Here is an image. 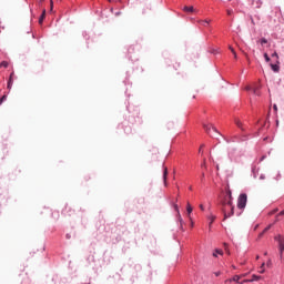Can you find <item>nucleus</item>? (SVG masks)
<instances>
[{
    "label": "nucleus",
    "instance_id": "f257e3e1",
    "mask_svg": "<svg viewBox=\"0 0 284 284\" xmlns=\"http://www.w3.org/2000/svg\"><path fill=\"white\" fill-rule=\"evenodd\" d=\"M246 205H247V194L242 193L237 199V207L239 210H245Z\"/></svg>",
    "mask_w": 284,
    "mask_h": 284
},
{
    "label": "nucleus",
    "instance_id": "f03ea898",
    "mask_svg": "<svg viewBox=\"0 0 284 284\" xmlns=\"http://www.w3.org/2000/svg\"><path fill=\"white\" fill-rule=\"evenodd\" d=\"M243 276H245V275H235V276H233V278L226 280L225 283H232V282L239 283V281H241V278H243Z\"/></svg>",
    "mask_w": 284,
    "mask_h": 284
},
{
    "label": "nucleus",
    "instance_id": "7ed1b4c3",
    "mask_svg": "<svg viewBox=\"0 0 284 284\" xmlns=\"http://www.w3.org/2000/svg\"><path fill=\"white\" fill-rule=\"evenodd\" d=\"M203 128L207 134H210V131L213 130V132H219L216 128L212 126V124H203Z\"/></svg>",
    "mask_w": 284,
    "mask_h": 284
},
{
    "label": "nucleus",
    "instance_id": "20e7f679",
    "mask_svg": "<svg viewBox=\"0 0 284 284\" xmlns=\"http://www.w3.org/2000/svg\"><path fill=\"white\" fill-rule=\"evenodd\" d=\"M227 194H229V201L226 203H223V205H229V207H234V205H232V191H229Z\"/></svg>",
    "mask_w": 284,
    "mask_h": 284
},
{
    "label": "nucleus",
    "instance_id": "39448f33",
    "mask_svg": "<svg viewBox=\"0 0 284 284\" xmlns=\"http://www.w3.org/2000/svg\"><path fill=\"white\" fill-rule=\"evenodd\" d=\"M163 182L165 187H168V168H164V171H163Z\"/></svg>",
    "mask_w": 284,
    "mask_h": 284
},
{
    "label": "nucleus",
    "instance_id": "423d86ee",
    "mask_svg": "<svg viewBox=\"0 0 284 284\" xmlns=\"http://www.w3.org/2000/svg\"><path fill=\"white\" fill-rule=\"evenodd\" d=\"M172 68H173V69H170V72H174V70H175V72H176V70H179V68H181V63L174 62V63L172 64Z\"/></svg>",
    "mask_w": 284,
    "mask_h": 284
},
{
    "label": "nucleus",
    "instance_id": "0eeeda50",
    "mask_svg": "<svg viewBox=\"0 0 284 284\" xmlns=\"http://www.w3.org/2000/svg\"><path fill=\"white\" fill-rule=\"evenodd\" d=\"M253 94H255L256 97H261V92L258 90H261V87L255 85L253 89Z\"/></svg>",
    "mask_w": 284,
    "mask_h": 284
},
{
    "label": "nucleus",
    "instance_id": "6e6552de",
    "mask_svg": "<svg viewBox=\"0 0 284 284\" xmlns=\"http://www.w3.org/2000/svg\"><path fill=\"white\" fill-rule=\"evenodd\" d=\"M230 216H234V206H231V213L227 214L225 211H224V220L225 219H230Z\"/></svg>",
    "mask_w": 284,
    "mask_h": 284
},
{
    "label": "nucleus",
    "instance_id": "1a4fd4ad",
    "mask_svg": "<svg viewBox=\"0 0 284 284\" xmlns=\"http://www.w3.org/2000/svg\"><path fill=\"white\" fill-rule=\"evenodd\" d=\"M283 252H284V241L280 240V256L283 257Z\"/></svg>",
    "mask_w": 284,
    "mask_h": 284
},
{
    "label": "nucleus",
    "instance_id": "9d476101",
    "mask_svg": "<svg viewBox=\"0 0 284 284\" xmlns=\"http://www.w3.org/2000/svg\"><path fill=\"white\" fill-rule=\"evenodd\" d=\"M44 20H45V9H43L42 14L39 18V24L41 26Z\"/></svg>",
    "mask_w": 284,
    "mask_h": 284
},
{
    "label": "nucleus",
    "instance_id": "9b49d317",
    "mask_svg": "<svg viewBox=\"0 0 284 284\" xmlns=\"http://www.w3.org/2000/svg\"><path fill=\"white\" fill-rule=\"evenodd\" d=\"M252 277H253L252 280H245L244 282H242V284L243 283H252V281H260V278H261V276H257V275H253Z\"/></svg>",
    "mask_w": 284,
    "mask_h": 284
},
{
    "label": "nucleus",
    "instance_id": "f8f14e48",
    "mask_svg": "<svg viewBox=\"0 0 284 284\" xmlns=\"http://www.w3.org/2000/svg\"><path fill=\"white\" fill-rule=\"evenodd\" d=\"M209 221H210L209 227L211 229L212 227V223H214V221H216V217L214 215H210L209 216Z\"/></svg>",
    "mask_w": 284,
    "mask_h": 284
},
{
    "label": "nucleus",
    "instance_id": "ddd939ff",
    "mask_svg": "<svg viewBox=\"0 0 284 284\" xmlns=\"http://www.w3.org/2000/svg\"><path fill=\"white\" fill-rule=\"evenodd\" d=\"M192 211H193L192 205H191L190 202H189V203L186 204V212H187L189 216L192 214Z\"/></svg>",
    "mask_w": 284,
    "mask_h": 284
},
{
    "label": "nucleus",
    "instance_id": "4468645a",
    "mask_svg": "<svg viewBox=\"0 0 284 284\" xmlns=\"http://www.w3.org/2000/svg\"><path fill=\"white\" fill-rule=\"evenodd\" d=\"M174 210H175V212H178L179 220L183 221V219H181V212L179 211V205L178 204H174Z\"/></svg>",
    "mask_w": 284,
    "mask_h": 284
},
{
    "label": "nucleus",
    "instance_id": "2eb2a0df",
    "mask_svg": "<svg viewBox=\"0 0 284 284\" xmlns=\"http://www.w3.org/2000/svg\"><path fill=\"white\" fill-rule=\"evenodd\" d=\"M184 12H194V7H184Z\"/></svg>",
    "mask_w": 284,
    "mask_h": 284
},
{
    "label": "nucleus",
    "instance_id": "dca6fc26",
    "mask_svg": "<svg viewBox=\"0 0 284 284\" xmlns=\"http://www.w3.org/2000/svg\"><path fill=\"white\" fill-rule=\"evenodd\" d=\"M271 68H272L273 72H278V70H280L278 64H271Z\"/></svg>",
    "mask_w": 284,
    "mask_h": 284
},
{
    "label": "nucleus",
    "instance_id": "f3484780",
    "mask_svg": "<svg viewBox=\"0 0 284 284\" xmlns=\"http://www.w3.org/2000/svg\"><path fill=\"white\" fill-rule=\"evenodd\" d=\"M216 254H220V256H223V250H215L213 253V256H216Z\"/></svg>",
    "mask_w": 284,
    "mask_h": 284
},
{
    "label": "nucleus",
    "instance_id": "a211bd4d",
    "mask_svg": "<svg viewBox=\"0 0 284 284\" xmlns=\"http://www.w3.org/2000/svg\"><path fill=\"white\" fill-rule=\"evenodd\" d=\"M260 274H265V263H263L260 267Z\"/></svg>",
    "mask_w": 284,
    "mask_h": 284
},
{
    "label": "nucleus",
    "instance_id": "6ab92c4d",
    "mask_svg": "<svg viewBox=\"0 0 284 284\" xmlns=\"http://www.w3.org/2000/svg\"><path fill=\"white\" fill-rule=\"evenodd\" d=\"M7 88H8V90L12 89V78H9Z\"/></svg>",
    "mask_w": 284,
    "mask_h": 284
},
{
    "label": "nucleus",
    "instance_id": "aec40b11",
    "mask_svg": "<svg viewBox=\"0 0 284 284\" xmlns=\"http://www.w3.org/2000/svg\"><path fill=\"white\" fill-rule=\"evenodd\" d=\"M235 124L237 125V128H243V123L239 119L235 120Z\"/></svg>",
    "mask_w": 284,
    "mask_h": 284
},
{
    "label": "nucleus",
    "instance_id": "412c9836",
    "mask_svg": "<svg viewBox=\"0 0 284 284\" xmlns=\"http://www.w3.org/2000/svg\"><path fill=\"white\" fill-rule=\"evenodd\" d=\"M8 65H9L8 61H2L0 63V68H8Z\"/></svg>",
    "mask_w": 284,
    "mask_h": 284
},
{
    "label": "nucleus",
    "instance_id": "4be33fe9",
    "mask_svg": "<svg viewBox=\"0 0 284 284\" xmlns=\"http://www.w3.org/2000/svg\"><path fill=\"white\" fill-rule=\"evenodd\" d=\"M275 241H277L278 245H281V241H284V240H283V236L277 235V236H275Z\"/></svg>",
    "mask_w": 284,
    "mask_h": 284
},
{
    "label": "nucleus",
    "instance_id": "5701e85b",
    "mask_svg": "<svg viewBox=\"0 0 284 284\" xmlns=\"http://www.w3.org/2000/svg\"><path fill=\"white\" fill-rule=\"evenodd\" d=\"M260 43H261V45H265V43H267V39L262 38V39L260 40Z\"/></svg>",
    "mask_w": 284,
    "mask_h": 284
},
{
    "label": "nucleus",
    "instance_id": "b1692460",
    "mask_svg": "<svg viewBox=\"0 0 284 284\" xmlns=\"http://www.w3.org/2000/svg\"><path fill=\"white\" fill-rule=\"evenodd\" d=\"M201 26H210V21H207V20H202V21H201Z\"/></svg>",
    "mask_w": 284,
    "mask_h": 284
},
{
    "label": "nucleus",
    "instance_id": "393cba45",
    "mask_svg": "<svg viewBox=\"0 0 284 284\" xmlns=\"http://www.w3.org/2000/svg\"><path fill=\"white\" fill-rule=\"evenodd\" d=\"M264 59H265L266 63H270L271 59H270V55H267V53H264Z\"/></svg>",
    "mask_w": 284,
    "mask_h": 284
},
{
    "label": "nucleus",
    "instance_id": "a878e982",
    "mask_svg": "<svg viewBox=\"0 0 284 284\" xmlns=\"http://www.w3.org/2000/svg\"><path fill=\"white\" fill-rule=\"evenodd\" d=\"M50 10L52 12V10H54V1L50 0Z\"/></svg>",
    "mask_w": 284,
    "mask_h": 284
},
{
    "label": "nucleus",
    "instance_id": "bb28decb",
    "mask_svg": "<svg viewBox=\"0 0 284 284\" xmlns=\"http://www.w3.org/2000/svg\"><path fill=\"white\" fill-rule=\"evenodd\" d=\"M6 99H8L7 95H3V97L0 99V105H1V103H3V101H6Z\"/></svg>",
    "mask_w": 284,
    "mask_h": 284
},
{
    "label": "nucleus",
    "instance_id": "cd10ccee",
    "mask_svg": "<svg viewBox=\"0 0 284 284\" xmlns=\"http://www.w3.org/2000/svg\"><path fill=\"white\" fill-rule=\"evenodd\" d=\"M270 227H271V226H267L266 229H264V231L260 234V237L263 236V234H264L265 232H267V230H270Z\"/></svg>",
    "mask_w": 284,
    "mask_h": 284
},
{
    "label": "nucleus",
    "instance_id": "c85d7f7f",
    "mask_svg": "<svg viewBox=\"0 0 284 284\" xmlns=\"http://www.w3.org/2000/svg\"><path fill=\"white\" fill-rule=\"evenodd\" d=\"M272 58L274 59H278V53H276V52H274L273 54H272Z\"/></svg>",
    "mask_w": 284,
    "mask_h": 284
},
{
    "label": "nucleus",
    "instance_id": "c756f323",
    "mask_svg": "<svg viewBox=\"0 0 284 284\" xmlns=\"http://www.w3.org/2000/svg\"><path fill=\"white\" fill-rule=\"evenodd\" d=\"M246 92H250V90H253L251 85L245 87Z\"/></svg>",
    "mask_w": 284,
    "mask_h": 284
},
{
    "label": "nucleus",
    "instance_id": "7c9ffc66",
    "mask_svg": "<svg viewBox=\"0 0 284 284\" xmlns=\"http://www.w3.org/2000/svg\"><path fill=\"white\" fill-rule=\"evenodd\" d=\"M200 210H201L202 212H205V206H203V204H200Z\"/></svg>",
    "mask_w": 284,
    "mask_h": 284
},
{
    "label": "nucleus",
    "instance_id": "2f4dec72",
    "mask_svg": "<svg viewBox=\"0 0 284 284\" xmlns=\"http://www.w3.org/2000/svg\"><path fill=\"white\" fill-rule=\"evenodd\" d=\"M109 3H116V1H121V0H108Z\"/></svg>",
    "mask_w": 284,
    "mask_h": 284
},
{
    "label": "nucleus",
    "instance_id": "473e14b6",
    "mask_svg": "<svg viewBox=\"0 0 284 284\" xmlns=\"http://www.w3.org/2000/svg\"><path fill=\"white\" fill-rule=\"evenodd\" d=\"M273 109L275 110V112H278V106L276 104L273 105Z\"/></svg>",
    "mask_w": 284,
    "mask_h": 284
},
{
    "label": "nucleus",
    "instance_id": "72a5a7b5",
    "mask_svg": "<svg viewBox=\"0 0 284 284\" xmlns=\"http://www.w3.org/2000/svg\"><path fill=\"white\" fill-rule=\"evenodd\" d=\"M278 216H284V210L280 212Z\"/></svg>",
    "mask_w": 284,
    "mask_h": 284
},
{
    "label": "nucleus",
    "instance_id": "f704fd0d",
    "mask_svg": "<svg viewBox=\"0 0 284 284\" xmlns=\"http://www.w3.org/2000/svg\"><path fill=\"white\" fill-rule=\"evenodd\" d=\"M229 49L231 50V52H232V53H234V52H235V51H234V48L229 47Z\"/></svg>",
    "mask_w": 284,
    "mask_h": 284
},
{
    "label": "nucleus",
    "instance_id": "c9c22d12",
    "mask_svg": "<svg viewBox=\"0 0 284 284\" xmlns=\"http://www.w3.org/2000/svg\"><path fill=\"white\" fill-rule=\"evenodd\" d=\"M226 12L229 16L232 14V10H230V9Z\"/></svg>",
    "mask_w": 284,
    "mask_h": 284
},
{
    "label": "nucleus",
    "instance_id": "e433bc0d",
    "mask_svg": "<svg viewBox=\"0 0 284 284\" xmlns=\"http://www.w3.org/2000/svg\"><path fill=\"white\" fill-rule=\"evenodd\" d=\"M12 77H14V72H12V73L10 74V79H11V81H12Z\"/></svg>",
    "mask_w": 284,
    "mask_h": 284
},
{
    "label": "nucleus",
    "instance_id": "4c0bfd02",
    "mask_svg": "<svg viewBox=\"0 0 284 284\" xmlns=\"http://www.w3.org/2000/svg\"><path fill=\"white\" fill-rule=\"evenodd\" d=\"M215 276H221V272H216V273H215Z\"/></svg>",
    "mask_w": 284,
    "mask_h": 284
},
{
    "label": "nucleus",
    "instance_id": "58836bf2",
    "mask_svg": "<svg viewBox=\"0 0 284 284\" xmlns=\"http://www.w3.org/2000/svg\"><path fill=\"white\" fill-rule=\"evenodd\" d=\"M233 57H235V59H236V51H234Z\"/></svg>",
    "mask_w": 284,
    "mask_h": 284
},
{
    "label": "nucleus",
    "instance_id": "ea45409f",
    "mask_svg": "<svg viewBox=\"0 0 284 284\" xmlns=\"http://www.w3.org/2000/svg\"><path fill=\"white\" fill-rule=\"evenodd\" d=\"M43 1H45V0H39V3H43Z\"/></svg>",
    "mask_w": 284,
    "mask_h": 284
},
{
    "label": "nucleus",
    "instance_id": "a19ab883",
    "mask_svg": "<svg viewBox=\"0 0 284 284\" xmlns=\"http://www.w3.org/2000/svg\"><path fill=\"white\" fill-rule=\"evenodd\" d=\"M275 212H278V210L273 211L272 214H275Z\"/></svg>",
    "mask_w": 284,
    "mask_h": 284
},
{
    "label": "nucleus",
    "instance_id": "79ce46f5",
    "mask_svg": "<svg viewBox=\"0 0 284 284\" xmlns=\"http://www.w3.org/2000/svg\"><path fill=\"white\" fill-rule=\"evenodd\" d=\"M202 168H205V162L202 164Z\"/></svg>",
    "mask_w": 284,
    "mask_h": 284
},
{
    "label": "nucleus",
    "instance_id": "37998d69",
    "mask_svg": "<svg viewBox=\"0 0 284 284\" xmlns=\"http://www.w3.org/2000/svg\"><path fill=\"white\" fill-rule=\"evenodd\" d=\"M271 264H272V262H271V261H268L267 265H271Z\"/></svg>",
    "mask_w": 284,
    "mask_h": 284
},
{
    "label": "nucleus",
    "instance_id": "c03bdc74",
    "mask_svg": "<svg viewBox=\"0 0 284 284\" xmlns=\"http://www.w3.org/2000/svg\"><path fill=\"white\" fill-rule=\"evenodd\" d=\"M189 190H192V186H190Z\"/></svg>",
    "mask_w": 284,
    "mask_h": 284
},
{
    "label": "nucleus",
    "instance_id": "a18cd8bd",
    "mask_svg": "<svg viewBox=\"0 0 284 284\" xmlns=\"http://www.w3.org/2000/svg\"><path fill=\"white\" fill-rule=\"evenodd\" d=\"M256 260L258 261V255L256 256Z\"/></svg>",
    "mask_w": 284,
    "mask_h": 284
}]
</instances>
